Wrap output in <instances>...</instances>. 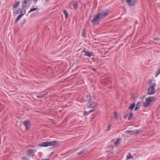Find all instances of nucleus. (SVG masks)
Returning a JSON list of instances; mask_svg holds the SVG:
<instances>
[{"instance_id": "nucleus-1", "label": "nucleus", "mask_w": 160, "mask_h": 160, "mask_svg": "<svg viewBox=\"0 0 160 160\" xmlns=\"http://www.w3.org/2000/svg\"><path fill=\"white\" fill-rule=\"evenodd\" d=\"M109 15V10L108 9L101 10L98 14L96 15L91 20L94 24H98L100 21L104 18Z\"/></svg>"}, {"instance_id": "nucleus-2", "label": "nucleus", "mask_w": 160, "mask_h": 160, "mask_svg": "<svg viewBox=\"0 0 160 160\" xmlns=\"http://www.w3.org/2000/svg\"><path fill=\"white\" fill-rule=\"evenodd\" d=\"M59 144L58 142L56 141L47 142L39 144L38 146L40 147H46L49 146H54L58 147Z\"/></svg>"}, {"instance_id": "nucleus-3", "label": "nucleus", "mask_w": 160, "mask_h": 160, "mask_svg": "<svg viewBox=\"0 0 160 160\" xmlns=\"http://www.w3.org/2000/svg\"><path fill=\"white\" fill-rule=\"evenodd\" d=\"M150 86L148 88L147 94L149 95H153L155 93V87L156 86V83L153 82L152 81H150L149 83Z\"/></svg>"}, {"instance_id": "nucleus-4", "label": "nucleus", "mask_w": 160, "mask_h": 160, "mask_svg": "<svg viewBox=\"0 0 160 160\" xmlns=\"http://www.w3.org/2000/svg\"><path fill=\"white\" fill-rule=\"evenodd\" d=\"M155 98L154 97H148L145 99V101L143 102V105L145 107L150 106L151 102L154 101Z\"/></svg>"}, {"instance_id": "nucleus-5", "label": "nucleus", "mask_w": 160, "mask_h": 160, "mask_svg": "<svg viewBox=\"0 0 160 160\" xmlns=\"http://www.w3.org/2000/svg\"><path fill=\"white\" fill-rule=\"evenodd\" d=\"M36 150L35 149H29L27 152V154L28 156H32L36 152Z\"/></svg>"}, {"instance_id": "nucleus-6", "label": "nucleus", "mask_w": 160, "mask_h": 160, "mask_svg": "<svg viewBox=\"0 0 160 160\" xmlns=\"http://www.w3.org/2000/svg\"><path fill=\"white\" fill-rule=\"evenodd\" d=\"M98 104L97 103L92 102L91 101L88 102L87 104V107L88 108H95L97 106Z\"/></svg>"}, {"instance_id": "nucleus-7", "label": "nucleus", "mask_w": 160, "mask_h": 160, "mask_svg": "<svg viewBox=\"0 0 160 160\" xmlns=\"http://www.w3.org/2000/svg\"><path fill=\"white\" fill-rule=\"evenodd\" d=\"M31 1L32 0H25L22 4L23 8H27V4L29 6Z\"/></svg>"}, {"instance_id": "nucleus-8", "label": "nucleus", "mask_w": 160, "mask_h": 160, "mask_svg": "<svg viewBox=\"0 0 160 160\" xmlns=\"http://www.w3.org/2000/svg\"><path fill=\"white\" fill-rule=\"evenodd\" d=\"M126 1L129 5L134 6L135 5L136 0H126Z\"/></svg>"}, {"instance_id": "nucleus-9", "label": "nucleus", "mask_w": 160, "mask_h": 160, "mask_svg": "<svg viewBox=\"0 0 160 160\" xmlns=\"http://www.w3.org/2000/svg\"><path fill=\"white\" fill-rule=\"evenodd\" d=\"M23 124L26 127V129L28 130L30 128V122L28 121H25L23 122Z\"/></svg>"}, {"instance_id": "nucleus-10", "label": "nucleus", "mask_w": 160, "mask_h": 160, "mask_svg": "<svg viewBox=\"0 0 160 160\" xmlns=\"http://www.w3.org/2000/svg\"><path fill=\"white\" fill-rule=\"evenodd\" d=\"M141 131H139L138 130L136 129L134 130H127L125 132L126 133H137L138 132H140Z\"/></svg>"}, {"instance_id": "nucleus-11", "label": "nucleus", "mask_w": 160, "mask_h": 160, "mask_svg": "<svg viewBox=\"0 0 160 160\" xmlns=\"http://www.w3.org/2000/svg\"><path fill=\"white\" fill-rule=\"evenodd\" d=\"M82 52L85 53V56H86L88 57H90L92 56L93 55V53L91 52H88L85 51H83Z\"/></svg>"}, {"instance_id": "nucleus-12", "label": "nucleus", "mask_w": 160, "mask_h": 160, "mask_svg": "<svg viewBox=\"0 0 160 160\" xmlns=\"http://www.w3.org/2000/svg\"><path fill=\"white\" fill-rule=\"evenodd\" d=\"M85 101H87L88 102L91 100V96L90 94L87 95L84 98Z\"/></svg>"}, {"instance_id": "nucleus-13", "label": "nucleus", "mask_w": 160, "mask_h": 160, "mask_svg": "<svg viewBox=\"0 0 160 160\" xmlns=\"http://www.w3.org/2000/svg\"><path fill=\"white\" fill-rule=\"evenodd\" d=\"M95 110V109H92V110H90L88 112H85L84 113V115H88L91 112H93V111Z\"/></svg>"}, {"instance_id": "nucleus-14", "label": "nucleus", "mask_w": 160, "mask_h": 160, "mask_svg": "<svg viewBox=\"0 0 160 160\" xmlns=\"http://www.w3.org/2000/svg\"><path fill=\"white\" fill-rule=\"evenodd\" d=\"M135 103H132L129 107V109H130V110L133 109L134 108L135 106Z\"/></svg>"}, {"instance_id": "nucleus-15", "label": "nucleus", "mask_w": 160, "mask_h": 160, "mask_svg": "<svg viewBox=\"0 0 160 160\" xmlns=\"http://www.w3.org/2000/svg\"><path fill=\"white\" fill-rule=\"evenodd\" d=\"M141 104L140 102H138V103L137 104L136 107L135 109V111L137 110L139 108V107L141 105Z\"/></svg>"}, {"instance_id": "nucleus-16", "label": "nucleus", "mask_w": 160, "mask_h": 160, "mask_svg": "<svg viewBox=\"0 0 160 160\" xmlns=\"http://www.w3.org/2000/svg\"><path fill=\"white\" fill-rule=\"evenodd\" d=\"M22 17L21 15H19L15 20V23H17L18 22V21L22 18Z\"/></svg>"}, {"instance_id": "nucleus-17", "label": "nucleus", "mask_w": 160, "mask_h": 160, "mask_svg": "<svg viewBox=\"0 0 160 160\" xmlns=\"http://www.w3.org/2000/svg\"><path fill=\"white\" fill-rule=\"evenodd\" d=\"M19 4V2H17L16 3H14L13 4V7L14 8H17L18 6V5Z\"/></svg>"}, {"instance_id": "nucleus-18", "label": "nucleus", "mask_w": 160, "mask_h": 160, "mask_svg": "<svg viewBox=\"0 0 160 160\" xmlns=\"http://www.w3.org/2000/svg\"><path fill=\"white\" fill-rule=\"evenodd\" d=\"M86 30L85 29H83L82 32V36L84 38H86Z\"/></svg>"}, {"instance_id": "nucleus-19", "label": "nucleus", "mask_w": 160, "mask_h": 160, "mask_svg": "<svg viewBox=\"0 0 160 160\" xmlns=\"http://www.w3.org/2000/svg\"><path fill=\"white\" fill-rule=\"evenodd\" d=\"M47 94H48V93L47 92L46 93H44V94H40V95H37V96H36V97H37L38 98H42L44 97V96L45 95H46Z\"/></svg>"}, {"instance_id": "nucleus-20", "label": "nucleus", "mask_w": 160, "mask_h": 160, "mask_svg": "<svg viewBox=\"0 0 160 160\" xmlns=\"http://www.w3.org/2000/svg\"><path fill=\"white\" fill-rule=\"evenodd\" d=\"M38 10L39 9L37 8H31L30 10L28 12L30 13L32 11L37 10Z\"/></svg>"}, {"instance_id": "nucleus-21", "label": "nucleus", "mask_w": 160, "mask_h": 160, "mask_svg": "<svg viewBox=\"0 0 160 160\" xmlns=\"http://www.w3.org/2000/svg\"><path fill=\"white\" fill-rule=\"evenodd\" d=\"M121 141V139H119L117 140L115 142V145H118L120 143Z\"/></svg>"}, {"instance_id": "nucleus-22", "label": "nucleus", "mask_w": 160, "mask_h": 160, "mask_svg": "<svg viewBox=\"0 0 160 160\" xmlns=\"http://www.w3.org/2000/svg\"><path fill=\"white\" fill-rule=\"evenodd\" d=\"M63 13L65 15V18H68V14L66 10H64L63 11Z\"/></svg>"}, {"instance_id": "nucleus-23", "label": "nucleus", "mask_w": 160, "mask_h": 160, "mask_svg": "<svg viewBox=\"0 0 160 160\" xmlns=\"http://www.w3.org/2000/svg\"><path fill=\"white\" fill-rule=\"evenodd\" d=\"M130 112V113L129 114V115L128 118V120H130L133 116V113L132 112Z\"/></svg>"}, {"instance_id": "nucleus-24", "label": "nucleus", "mask_w": 160, "mask_h": 160, "mask_svg": "<svg viewBox=\"0 0 160 160\" xmlns=\"http://www.w3.org/2000/svg\"><path fill=\"white\" fill-rule=\"evenodd\" d=\"M111 124H109V125H108V127L106 128V131H108L110 129H111Z\"/></svg>"}, {"instance_id": "nucleus-25", "label": "nucleus", "mask_w": 160, "mask_h": 160, "mask_svg": "<svg viewBox=\"0 0 160 160\" xmlns=\"http://www.w3.org/2000/svg\"><path fill=\"white\" fill-rule=\"evenodd\" d=\"M114 117L116 119H117L118 118V115L117 113L116 112H114Z\"/></svg>"}, {"instance_id": "nucleus-26", "label": "nucleus", "mask_w": 160, "mask_h": 160, "mask_svg": "<svg viewBox=\"0 0 160 160\" xmlns=\"http://www.w3.org/2000/svg\"><path fill=\"white\" fill-rule=\"evenodd\" d=\"M84 152V149L81 150L80 152H77V154L80 155L83 153Z\"/></svg>"}, {"instance_id": "nucleus-27", "label": "nucleus", "mask_w": 160, "mask_h": 160, "mask_svg": "<svg viewBox=\"0 0 160 160\" xmlns=\"http://www.w3.org/2000/svg\"><path fill=\"white\" fill-rule=\"evenodd\" d=\"M133 158V156L131 154H129V155H128L127 156V159H129L130 158Z\"/></svg>"}, {"instance_id": "nucleus-28", "label": "nucleus", "mask_w": 160, "mask_h": 160, "mask_svg": "<svg viewBox=\"0 0 160 160\" xmlns=\"http://www.w3.org/2000/svg\"><path fill=\"white\" fill-rule=\"evenodd\" d=\"M160 73V68L156 72V76H157Z\"/></svg>"}, {"instance_id": "nucleus-29", "label": "nucleus", "mask_w": 160, "mask_h": 160, "mask_svg": "<svg viewBox=\"0 0 160 160\" xmlns=\"http://www.w3.org/2000/svg\"><path fill=\"white\" fill-rule=\"evenodd\" d=\"M128 113H127L126 112H125V115H124V118H127L128 117Z\"/></svg>"}, {"instance_id": "nucleus-30", "label": "nucleus", "mask_w": 160, "mask_h": 160, "mask_svg": "<svg viewBox=\"0 0 160 160\" xmlns=\"http://www.w3.org/2000/svg\"><path fill=\"white\" fill-rule=\"evenodd\" d=\"M74 8H75L77 9L78 8V5L76 4H74L73 5Z\"/></svg>"}, {"instance_id": "nucleus-31", "label": "nucleus", "mask_w": 160, "mask_h": 160, "mask_svg": "<svg viewBox=\"0 0 160 160\" xmlns=\"http://www.w3.org/2000/svg\"><path fill=\"white\" fill-rule=\"evenodd\" d=\"M125 112H126L127 113H128V115H129V114L130 113V112H131L129 110V109H127L126 110Z\"/></svg>"}, {"instance_id": "nucleus-32", "label": "nucleus", "mask_w": 160, "mask_h": 160, "mask_svg": "<svg viewBox=\"0 0 160 160\" xmlns=\"http://www.w3.org/2000/svg\"><path fill=\"white\" fill-rule=\"evenodd\" d=\"M22 160H27V159L26 158L24 157L22 158Z\"/></svg>"}, {"instance_id": "nucleus-33", "label": "nucleus", "mask_w": 160, "mask_h": 160, "mask_svg": "<svg viewBox=\"0 0 160 160\" xmlns=\"http://www.w3.org/2000/svg\"><path fill=\"white\" fill-rule=\"evenodd\" d=\"M158 37H156L155 38H154V39L155 40H158Z\"/></svg>"}, {"instance_id": "nucleus-34", "label": "nucleus", "mask_w": 160, "mask_h": 160, "mask_svg": "<svg viewBox=\"0 0 160 160\" xmlns=\"http://www.w3.org/2000/svg\"><path fill=\"white\" fill-rule=\"evenodd\" d=\"M25 14V13H22V12H21L19 15H21L22 17Z\"/></svg>"}, {"instance_id": "nucleus-35", "label": "nucleus", "mask_w": 160, "mask_h": 160, "mask_svg": "<svg viewBox=\"0 0 160 160\" xmlns=\"http://www.w3.org/2000/svg\"><path fill=\"white\" fill-rule=\"evenodd\" d=\"M134 95H132V99H134Z\"/></svg>"}, {"instance_id": "nucleus-36", "label": "nucleus", "mask_w": 160, "mask_h": 160, "mask_svg": "<svg viewBox=\"0 0 160 160\" xmlns=\"http://www.w3.org/2000/svg\"><path fill=\"white\" fill-rule=\"evenodd\" d=\"M92 69L94 71H97V69L96 68H93Z\"/></svg>"}, {"instance_id": "nucleus-37", "label": "nucleus", "mask_w": 160, "mask_h": 160, "mask_svg": "<svg viewBox=\"0 0 160 160\" xmlns=\"http://www.w3.org/2000/svg\"><path fill=\"white\" fill-rule=\"evenodd\" d=\"M49 1V0H46V2H48Z\"/></svg>"}, {"instance_id": "nucleus-38", "label": "nucleus", "mask_w": 160, "mask_h": 160, "mask_svg": "<svg viewBox=\"0 0 160 160\" xmlns=\"http://www.w3.org/2000/svg\"><path fill=\"white\" fill-rule=\"evenodd\" d=\"M33 1L35 2H37L38 1V0H33Z\"/></svg>"}, {"instance_id": "nucleus-39", "label": "nucleus", "mask_w": 160, "mask_h": 160, "mask_svg": "<svg viewBox=\"0 0 160 160\" xmlns=\"http://www.w3.org/2000/svg\"><path fill=\"white\" fill-rule=\"evenodd\" d=\"M32 147V148H34V146H33Z\"/></svg>"}, {"instance_id": "nucleus-40", "label": "nucleus", "mask_w": 160, "mask_h": 160, "mask_svg": "<svg viewBox=\"0 0 160 160\" xmlns=\"http://www.w3.org/2000/svg\"><path fill=\"white\" fill-rule=\"evenodd\" d=\"M159 39H160V38Z\"/></svg>"}]
</instances>
